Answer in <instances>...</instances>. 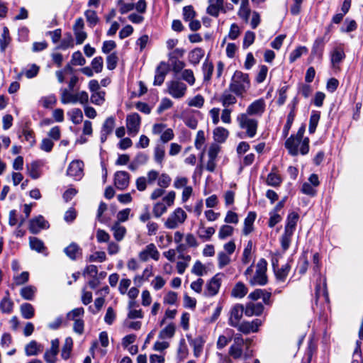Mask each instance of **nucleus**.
Listing matches in <instances>:
<instances>
[{
    "mask_svg": "<svg viewBox=\"0 0 363 363\" xmlns=\"http://www.w3.org/2000/svg\"><path fill=\"white\" fill-rule=\"evenodd\" d=\"M306 125L304 124L298 128L296 135H291L285 142V147L288 150L289 154L292 156L298 155V152L301 155H306L309 151V139L303 138Z\"/></svg>",
    "mask_w": 363,
    "mask_h": 363,
    "instance_id": "nucleus-1",
    "label": "nucleus"
},
{
    "mask_svg": "<svg viewBox=\"0 0 363 363\" xmlns=\"http://www.w3.org/2000/svg\"><path fill=\"white\" fill-rule=\"evenodd\" d=\"M250 87V80L247 74L235 71L229 84V91L238 96H243Z\"/></svg>",
    "mask_w": 363,
    "mask_h": 363,
    "instance_id": "nucleus-2",
    "label": "nucleus"
},
{
    "mask_svg": "<svg viewBox=\"0 0 363 363\" xmlns=\"http://www.w3.org/2000/svg\"><path fill=\"white\" fill-rule=\"evenodd\" d=\"M298 218L299 216L296 212L289 213L286 218L284 232L280 239L281 246L284 251L287 250L291 245V238L296 230Z\"/></svg>",
    "mask_w": 363,
    "mask_h": 363,
    "instance_id": "nucleus-3",
    "label": "nucleus"
},
{
    "mask_svg": "<svg viewBox=\"0 0 363 363\" xmlns=\"http://www.w3.org/2000/svg\"><path fill=\"white\" fill-rule=\"evenodd\" d=\"M267 262L264 259H260L256 264L255 273L248 278V282L251 286H264L267 284Z\"/></svg>",
    "mask_w": 363,
    "mask_h": 363,
    "instance_id": "nucleus-4",
    "label": "nucleus"
},
{
    "mask_svg": "<svg viewBox=\"0 0 363 363\" xmlns=\"http://www.w3.org/2000/svg\"><path fill=\"white\" fill-rule=\"evenodd\" d=\"M237 121L241 129L246 130V135L249 138H254L257 134L258 121L250 118L246 113H240L237 117Z\"/></svg>",
    "mask_w": 363,
    "mask_h": 363,
    "instance_id": "nucleus-5",
    "label": "nucleus"
},
{
    "mask_svg": "<svg viewBox=\"0 0 363 363\" xmlns=\"http://www.w3.org/2000/svg\"><path fill=\"white\" fill-rule=\"evenodd\" d=\"M245 340L240 335H237L233 337V343L230 345L228 350V354L235 359L241 358L247 359L250 357L247 353H244L243 347Z\"/></svg>",
    "mask_w": 363,
    "mask_h": 363,
    "instance_id": "nucleus-6",
    "label": "nucleus"
},
{
    "mask_svg": "<svg viewBox=\"0 0 363 363\" xmlns=\"http://www.w3.org/2000/svg\"><path fill=\"white\" fill-rule=\"evenodd\" d=\"M187 218L186 212L181 208H176L167 218L164 226L167 229H175L183 224Z\"/></svg>",
    "mask_w": 363,
    "mask_h": 363,
    "instance_id": "nucleus-7",
    "label": "nucleus"
},
{
    "mask_svg": "<svg viewBox=\"0 0 363 363\" xmlns=\"http://www.w3.org/2000/svg\"><path fill=\"white\" fill-rule=\"evenodd\" d=\"M187 86L179 80H172L167 82V91L174 99H181L186 94Z\"/></svg>",
    "mask_w": 363,
    "mask_h": 363,
    "instance_id": "nucleus-8",
    "label": "nucleus"
},
{
    "mask_svg": "<svg viewBox=\"0 0 363 363\" xmlns=\"http://www.w3.org/2000/svg\"><path fill=\"white\" fill-rule=\"evenodd\" d=\"M223 274L218 273L212 277L206 284L203 295L206 296H213L216 295L221 285Z\"/></svg>",
    "mask_w": 363,
    "mask_h": 363,
    "instance_id": "nucleus-9",
    "label": "nucleus"
},
{
    "mask_svg": "<svg viewBox=\"0 0 363 363\" xmlns=\"http://www.w3.org/2000/svg\"><path fill=\"white\" fill-rule=\"evenodd\" d=\"M141 118L138 113H133L126 117V128L129 135L134 136L138 134Z\"/></svg>",
    "mask_w": 363,
    "mask_h": 363,
    "instance_id": "nucleus-10",
    "label": "nucleus"
},
{
    "mask_svg": "<svg viewBox=\"0 0 363 363\" xmlns=\"http://www.w3.org/2000/svg\"><path fill=\"white\" fill-rule=\"evenodd\" d=\"M262 324V321L259 319H255L251 322L244 321L242 323H239L238 326H234V328H237L238 330L244 333L249 334L250 333H256L259 330V327Z\"/></svg>",
    "mask_w": 363,
    "mask_h": 363,
    "instance_id": "nucleus-11",
    "label": "nucleus"
},
{
    "mask_svg": "<svg viewBox=\"0 0 363 363\" xmlns=\"http://www.w3.org/2000/svg\"><path fill=\"white\" fill-rule=\"evenodd\" d=\"M243 313H245V308L243 305L237 303L233 306L230 312L228 324L232 327L238 326L243 315Z\"/></svg>",
    "mask_w": 363,
    "mask_h": 363,
    "instance_id": "nucleus-12",
    "label": "nucleus"
},
{
    "mask_svg": "<svg viewBox=\"0 0 363 363\" xmlns=\"http://www.w3.org/2000/svg\"><path fill=\"white\" fill-rule=\"evenodd\" d=\"M84 163L80 160L72 161L67 170V174L73 177L74 179L78 180L82 178L83 175Z\"/></svg>",
    "mask_w": 363,
    "mask_h": 363,
    "instance_id": "nucleus-13",
    "label": "nucleus"
},
{
    "mask_svg": "<svg viewBox=\"0 0 363 363\" xmlns=\"http://www.w3.org/2000/svg\"><path fill=\"white\" fill-rule=\"evenodd\" d=\"M208 6L206 12L208 14L218 17L220 12L226 13V9L224 6V0H208Z\"/></svg>",
    "mask_w": 363,
    "mask_h": 363,
    "instance_id": "nucleus-14",
    "label": "nucleus"
},
{
    "mask_svg": "<svg viewBox=\"0 0 363 363\" xmlns=\"http://www.w3.org/2000/svg\"><path fill=\"white\" fill-rule=\"evenodd\" d=\"M60 342L58 339L51 340V347L44 354V359L47 363H56L57 355L59 352Z\"/></svg>",
    "mask_w": 363,
    "mask_h": 363,
    "instance_id": "nucleus-15",
    "label": "nucleus"
},
{
    "mask_svg": "<svg viewBox=\"0 0 363 363\" xmlns=\"http://www.w3.org/2000/svg\"><path fill=\"white\" fill-rule=\"evenodd\" d=\"M149 257L157 261L160 258L159 251L153 243L147 245L139 254V258L143 262H146Z\"/></svg>",
    "mask_w": 363,
    "mask_h": 363,
    "instance_id": "nucleus-16",
    "label": "nucleus"
},
{
    "mask_svg": "<svg viewBox=\"0 0 363 363\" xmlns=\"http://www.w3.org/2000/svg\"><path fill=\"white\" fill-rule=\"evenodd\" d=\"M265 106L263 99H257L248 106L245 113L248 116H261L265 111Z\"/></svg>",
    "mask_w": 363,
    "mask_h": 363,
    "instance_id": "nucleus-17",
    "label": "nucleus"
},
{
    "mask_svg": "<svg viewBox=\"0 0 363 363\" xmlns=\"http://www.w3.org/2000/svg\"><path fill=\"white\" fill-rule=\"evenodd\" d=\"M130 180V174L125 171H118L115 173L114 184L118 189L124 190L128 184Z\"/></svg>",
    "mask_w": 363,
    "mask_h": 363,
    "instance_id": "nucleus-18",
    "label": "nucleus"
},
{
    "mask_svg": "<svg viewBox=\"0 0 363 363\" xmlns=\"http://www.w3.org/2000/svg\"><path fill=\"white\" fill-rule=\"evenodd\" d=\"M169 72V65L164 62H161L157 67L155 70V75L154 79V85L160 86L163 84L165 77Z\"/></svg>",
    "mask_w": 363,
    "mask_h": 363,
    "instance_id": "nucleus-19",
    "label": "nucleus"
},
{
    "mask_svg": "<svg viewBox=\"0 0 363 363\" xmlns=\"http://www.w3.org/2000/svg\"><path fill=\"white\" fill-rule=\"evenodd\" d=\"M272 266L277 280L278 281L284 282L286 280L290 271V264L286 263L282 265L281 268H278V261L276 260V262H272Z\"/></svg>",
    "mask_w": 363,
    "mask_h": 363,
    "instance_id": "nucleus-20",
    "label": "nucleus"
},
{
    "mask_svg": "<svg viewBox=\"0 0 363 363\" xmlns=\"http://www.w3.org/2000/svg\"><path fill=\"white\" fill-rule=\"evenodd\" d=\"M333 28V25L330 24L326 28V32L323 38H318L313 45L311 52L313 55L318 56L319 57H322L324 45H325V38Z\"/></svg>",
    "mask_w": 363,
    "mask_h": 363,
    "instance_id": "nucleus-21",
    "label": "nucleus"
},
{
    "mask_svg": "<svg viewBox=\"0 0 363 363\" xmlns=\"http://www.w3.org/2000/svg\"><path fill=\"white\" fill-rule=\"evenodd\" d=\"M48 227V222L42 216H38L29 221V230L33 234L38 233L41 229Z\"/></svg>",
    "mask_w": 363,
    "mask_h": 363,
    "instance_id": "nucleus-22",
    "label": "nucleus"
},
{
    "mask_svg": "<svg viewBox=\"0 0 363 363\" xmlns=\"http://www.w3.org/2000/svg\"><path fill=\"white\" fill-rule=\"evenodd\" d=\"M65 254L72 260H76L82 255V249L76 242L70 243L64 249Z\"/></svg>",
    "mask_w": 363,
    "mask_h": 363,
    "instance_id": "nucleus-23",
    "label": "nucleus"
},
{
    "mask_svg": "<svg viewBox=\"0 0 363 363\" xmlns=\"http://www.w3.org/2000/svg\"><path fill=\"white\" fill-rule=\"evenodd\" d=\"M187 338L190 345L193 347L194 357L196 358L199 357L203 352L205 340L201 336L192 339L187 335Z\"/></svg>",
    "mask_w": 363,
    "mask_h": 363,
    "instance_id": "nucleus-24",
    "label": "nucleus"
},
{
    "mask_svg": "<svg viewBox=\"0 0 363 363\" xmlns=\"http://www.w3.org/2000/svg\"><path fill=\"white\" fill-rule=\"evenodd\" d=\"M264 308V306L261 303H250L247 304L245 308V314L248 317L252 315H260L263 313Z\"/></svg>",
    "mask_w": 363,
    "mask_h": 363,
    "instance_id": "nucleus-25",
    "label": "nucleus"
},
{
    "mask_svg": "<svg viewBox=\"0 0 363 363\" xmlns=\"http://www.w3.org/2000/svg\"><path fill=\"white\" fill-rule=\"evenodd\" d=\"M324 296L325 298H328V291L326 288V279L325 278L322 279L321 277L317 280L315 290V301H318L320 296Z\"/></svg>",
    "mask_w": 363,
    "mask_h": 363,
    "instance_id": "nucleus-26",
    "label": "nucleus"
},
{
    "mask_svg": "<svg viewBox=\"0 0 363 363\" xmlns=\"http://www.w3.org/2000/svg\"><path fill=\"white\" fill-rule=\"evenodd\" d=\"M230 92L229 90L224 91L218 99V101L222 104L224 108H228L229 106L234 105L237 102L236 97Z\"/></svg>",
    "mask_w": 363,
    "mask_h": 363,
    "instance_id": "nucleus-27",
    "label": "nucleus"
},
{
    "mask_svg": "<svg viewBox=\"0 0 363 363\" xmlns=\"http://www.w3.org/2000/svg\"><path fill=\"white\" fill-rule=\"evenodd\" d=\"M345 58V54L343 48L341 47L334 48L330 54L331 63L334 67L339 65Z\"/></svg>",
    "mask_w": 363,
    "mask_h": 363,
    "instance_id": "nucleus-28",
    "label": "nucleus"
},
{
    "mask_svg": "<svg viewBox=\"0 0 363 363\" xmlns=\"http://www.w3.org/2000/svg\"><path fill=\"white\" fill-rule=\"evenodd\" d=\"M257 214L254 211H250L248 213L247 217L244 221V228L242 230V233L245 235L250 234L253 230V223L256 218Z\"/></svg>",
    "mask_w": 363,
    "mask_h": 363,
    "instance_id": "nucleus-29",
    "label": "nucleus"
},
{
    "mask_svg": "<svg viewBox=\"0 0 363 363\" xmlns=\"http://www.w3.org/2000/svg\"><path fill=\"white\" fill-rule=\"evenodd\" d=\"M248 289L244 283L239 281L236 283L231 291V296L238 298H243L247 294Z\"/></svg>",
    "mask_w": 363,
    "mask_h": 363,
    "instance_id": "nucleus-30",
    "label": "nucleus"
},
{
    "mask_svg": "<svg viewBox=\"0 0 363 363\" xmlns=\"http://www.w3.org/2000/svg\"><path fill=\"white\" fill-rule=\"evenodd\" d=\"M229 135L228 130L223 127H217L213 130V138L219 143H224Z\"/></svg>",
    "mask_w": 363,
    "mask_h": 363,
    "instance_id": "nucleus-31",
    "label": "nucleus"
},
{
    "mask_svg": "<svg viewBox=\"0 0 363 363\" xmlns=\"http://www.w3.org/2000/svg\"><path fill=\"white\" fill-rule=\"evenodd\" d=\"M215 232L216 230L214 228L208 227L205 228L203 225H201L197 231V234L198 236L203 241H208L211 240V236L215 233Z\"/></svg>",
    "mask_w": 363,
    "mask_h": 363,
    "instance_id": "nucleus-32",
    "label": "nucleus"
},
{
    "mask_svg": "<svg viewBox=\"0 0 363 363\" xmlns=\"http://www.w3.org/2000/svg\"><path fill=\"white\" fill-rule=\"evenodd\" d=\"M204 56V50L202 48H197L190 52L189 58L190 63L196 65L199 63Z\"/></svg>",
    "mask_w": 363,
    "mask_h": 363,
    "instance_id": "nucleus-33",
    "label": "nucleus"
},
{
    "mask_svg": "<svg viewBox=\"0 0 363 363\" xmlns=\"http://www.w3.org/2000/svg\"><path fill=\"white\" fill-rule=\"evenodd\" d=\"M320 118V113L318 111H312L309 120L308 132L310 134L315 133Z\"/></svg>",
    "mask_w": 363,
    "mask_h": 363,
    "instance_id": "nucleus-34",
    "label": "nucleus"
},
{
    "mask_svg": "<svg viewBox=\"0 0 363 363\" xmlns=\"http://www.w3.org/2000/svg\"><path fill=\"white\" fill-rule=\"evenodd\" d=\"M72 91H69L67 89H64L61 90V102L64 104H76L77 103V97L76 94H72Z\"/></svg>",
    "mask_w": 363,
    "mask_h": 363,
    "instance_id": "nucleus-35",
    "label": "nucleus"
},
{
    "mask_svg": "<svg viewBox=\"0 0 363 363\" xmlns=\"http://www.w3.org/2000/svg\"><path fill=\"white\" fill-rule=\"evenodd\" d=\"M73 341L71 337H67L61 351V357L67 360L69 358L72 350Z\"/></svg>",
    "mask_w": 363,
    "mask_h": 363,
    "instance_id": "nucleus-36",
    "label": "nucleus"
},
{
    "mask_svg": "<svg viewBox=\"0 0 363 363\" xmlns=\"http://www.w3.org/2000/svg\"><path fill=\"white\" fill-rule=\"evenodd\" d=\"M111 230L113 232L114 238L117 241H121L126 233L125 228L121 225L118 222L114 223Z\"/></svg>",
    "mask_w": 363,
    "mask_h": 363,
    "instance_id": "nucleus-37",
    "label": "nucleus"
},
{
    "mask_svg": "<svg viewBox=\"0 0 363 363\" xmlns=\"http://www.w3.org/2000/svg\"><path fill=\"white\" fill-rule=\"evenodd\" d=\"M40 345H39L35 340L30 341L25 347V352L27 356L37 355L40 350Z\"/></svg>",
    "mask_w": 363,
    "mask_h": 363,
    "instance_id": "nucleus-38",
    "label": "nucleus"
},
{
    "mask_svg": "<svg viewBox=\"0 0 363 363\" xmlns=\"http://www.w3.org/2000/svg\"><path fill=\"white\" fill-rule=\"evenodd\" d=\"M22 316L25 319H30L34 316L35 310L33 306L28 303H24L20 307Z\"/></svg>",
    "mask_w": 363,
    "mask_h": 363,
    "instance_id": "nucleus-39",
    "label": "nucleus"
},
{
    "mask_svg": "<svg viewBox=\"0 0 363 363\" xmlns=\"http://www.w3.org/2000/svg\"><path fill=\"white\" fill-rule=\"evenodd\" d=\"M214 66L212 62H208L206 59L202 65V71L203 74L204 81H210L213 74Z\"/></svg>",
    "mask_w": 363,
    "mask_h": 363,
    "instance_id": "nucleus-40",
    "label": "nucleus"
},
{
    "mask_svg": "<svg viewBox=\"0 0 363 363\" xmlns=\"http://www.w3.org/2000/svg\"><path fill=\"white\" fill-rule=\"evenodd\" d=\"M36 290L33 286H27L21 289L20 294L25 300L31 301L34 298Z\"/></svg>",
    "mask_w": 363,
    "mask_h": 363,
    "instance_id": "nucleus-41",
    "label": "nucleus"
},
{
    "mask_svg": "<svg viewBox=\"0 0 363 363\" xmlns=\"http://www.w3.org/2000/svg\"><path fill=\"white\" fill-rule=\"evenodd\" d=\"M39 167L40 165L37 161H33L30 164H27L28 173L32 179H36L40 177V172Z\"/></svg>",
    "mask_w": 363,
    "mask_h": 363,
    "instance_id": "nucleus-42",
    "label": "nucleus"
},
{
    "mask_svg": "<svg viewBox=\"0 0 363 363\" xmlns=\"http://www.w3.org/2000/svg\"><path fill=\"white\" fill-rule=\"evenodd\" d=\"M165 156V149L162 145H157L154 149V160L155 161L162 165Z\"/></svg>",
    "mask_w": 363,
    "mask_h": 363,
    "instance_id": "nucleus-43",
    "label": "nucleus"
},
{
    "mask_svg": "<svg viewBox=\"0 0 363 363\" xmlns=\"http://www.w3.org/2000/svg\"><path fill=\"white\" fill-rule=\"evenodd\" d=\"M174 333L175 325L173 323H169L160 332L159 337L161 339L172 338Z\"/></svg>",
    "mask_w": 363,
    "mask_h": 363,
    "instance_id": "nucleus-44",
    "label": "nucleus"
},
{
    "mask_svg": "<svg viewBox=\"0 0 363 363\" xmlns=\"http://www.w3.org/2000/svg\"><path fill=\"white\" fill-rule=\"evenodd\" d=\"M29 244L32 250L38 252H43L45 249L43 242L35 237H30Z\"/></svg>",
    "mask_w": 363,
    "mask_h": 363,
    "instance_id": "nucleus-45",
    "label": "nucleus"
},
{
    "mask_svg": "<svg viewBox=\"0 0 363 363\" xmlns=\"http://www.w3.org/2000/svg\"><path fill=\"white\" fill-rule=\"evenodd\" d=\"M294 106L291 108V111L289 113L287 116V120L286 122V124L284 125V129H283V135L284 137H286L289 134V130L293 124V122L295 118V111H294Z\"/></svg>",
    "mask_w": 363,
    "mask_h": 363,
    "instance_id": "nucleus-46",
    "label": "nucleus"
},
{
    "mask_svg": "<svg viewBox=\"0 0 363 363\" xmlns=\"http://www.w3.org/2000/svg\"><path fill=\"white\" fill-rule=\"evenodd\" d=\"M68 114L70 116V119L74 124L78 125L83 121V113L79 108H73Z\"/></svg>",
    "mask_w": 363,
    "mask_h": 363,
    "instance_id": "nucleus-47",
    "label": "nucleus"
},
{
    "mask_svg": "<svg viewBox=\"0 0 363 363\" xmlns=\"http://www.w3.org/2000/svg\"><path fill=\"white\" fill-rule=\"evenodd\" d=\"M84 16L86 17V19L89 26L91 28L95 26L99 21V18L97 16V14L95 11L86 10L84 12Z\"/></svg>",
    "mask_w": 363,
    "mask_h": 363,
    "instance_id": "nucleus-48",
    "label": "nucleus"
},
{
    "mask_svg": "<svg viewBox=\"0 0 363 363\" xmlns=\"http://www.w3.org/2000/svg\"><path fill=\"white\" fill-rule=\"evenodd\" d=\"M13 303L9 297H4L0 302V310L2 313H10L13 310Z\"/></svg>",
    "mask_w": 363,
    "mask_h": 363,
    "instance_id": "nucleus-49",
    "label": "nucleus"
},
{
    "mask_svg": "<svg viewBox=\"0 0 363 363\" xmlns=\"http://www.w3.org/2000/svg\"><path fill=\"white\" fill-rule=\"evenodd\" d=\"M11 40L9 36V31L6 27L4 28L3 33L1 34V37L0 38V50L2 52H4L8 45L9 44Z\"/></svg>",
    "mask_w": 363,
    "mask_h": 363,
    "instance_id": "nucleus-50",
    "label": "nucleus"
},
{
    "mask_svg": "<svg viewBox=\"0 0 363 363\" xmlns=\"http://www.w3.org/2000/svg\"><path fill=\"white\" fill-rule=\"evenodd\" d=\"M231 262L230 255L224 252L218 253V266L220 269H223Z\"/></svg>",
    "mask_w": 363,
    "mask_h": 363,
    "instance_id": "nucleus-51",
    "label": "nucleus"
},
{
    "mask_svg": "<svg viewBox=\"0 0 363 363\" xmlns=\"http://www.w3.org/2000/svg\"><path fill=\"white\" fill-rule=\"evenodd\" d=\"M233 340V331L229 336H225L224 335H220L216 342V347L218 350L223 349L225 346L228 345V343Z\"/></svg>",
    "mask_w": 363,
    "mask_h": 363,
    "instance_id": "nucleus-52",
    "label": "nucleus"
},
{
    "mask_svg": "<svg viewBox=\"0 0 363 363\" xmlns=\"http://www.w3.org/2000/svg\"><path fill=\"white\" fill-rule=\"evenodd\" d=\"M117 5L119 6V11L121 14L127 13L135 9L133 3H125L123 0H118Z\"/></svg>",
    "mask_w": 363,
    "mask_h": 363,
    "instance_id": "nucleus-53",
    "label": "nucleus"
},
{
    "mask_svg": "<svg viewBox=\"0 0 363 363\" xmlns=\"http://www.w3.org/2000/svg\"><path fill=\"white\" fill-rule=\"evenodd\" d=\"M169 60L172 62V70L175 73H179L185 67V63L183 61L179 60L172 55H169Z\"/></svg>",
    "mask_w": 363,
    "mask_h": 363,
    "instance_id": "nucleus-54",
    "label": "nucleus"
},
{
    "mask_svg": "<svg viewBox=\"0 0 363 363\" xmlns=\"http://www.w3.org/2000/svg\"><path fill=\"white\" fill-rule=\"evenodd\" d=\"M167 210V206L163 202H157L153 206L152 213L155 218H160Z\"/></svg>",
    "mask_w": 363,
    "mask_h": 363,
    "instance_id": "nucleus-55",
    "label": "nucleus"
},
{
    "mask_svg": "<svg viewBox=\"0 0 363 363\" xmlns=\"http://www.w3.org/2000/svg\"><path fill=\"white\" fill-rule=\"evenodd\" d=\"M281 183V179L280 176L277 174L276 173L270 172L267 175V185L276 187V186H279Z\"/></svg>",
    "mask_w": 363,
    "mask_h": 363,
    "instance_id": "nucleus-56",
    "label": "nucleus"
},
{
    "mask_svg": "<svg viewBox=\"0 0 363 363\" xmlns=\"http://www.w3.org/2000/svg\"><path fill=\"white\" fill-rule=\"evenodd\" d=\"M23 135L25 140L29 143L30 146H33L35 143V134L33 130L28 128L27 126L23 128Z\"/></svg>",
    "mask_w": 363,
    "mask_h": 363,
    "instance_id": "nucleus-57",
    "label": "nucleus"
},
{
    "mask_svg": "<svg viewBox=\"0 0 363 363\" xmlns=\"http://www.w3.org/2000/svg\"><path fill=\"white\" fill-rule=\"evenodd\" d=\"M308 51L307 48L304 46H301L293 50L289 55V62L291 63L294 62L298 59L303 53H306Z\"/></svg>",
    "mask_w": 363,
    "mask_h": 363,
    "instance_id": "nucleus-58",
    "label": "nucleus"
},
{
    "mask_svg": "<svg viewBox=\"0 0 363 363\" xmlns=\"http://www.w3.org/2000/svg\"><path fill=\"white\" fill-rule=\"evenodd\" d=\"M234 228L233 227L228 225H223L220 228L218 232V238L220 240H224L227 237L232 235L233 233Z\"/></svg>",
    "mask_w": 363,
    "mask_h": 363,
    "instance_id": "nucleus-59",
    "label": "nucleus"
},
{
    "mask_svg": "<svg viewBox=\"0 0 363 363\" xmlns=\"http://www.w3.org/2000/svg\"><path fill=\"white\" fill-rule=\"evenodd\" d=\"M115 126V118L113 116H110L104 121L101 131L111 134Z\"/></svg>",
    "mask_w": 363,
    "mask_h": 363,
    "instance_id": "nucleus-60",
    "label": "nucleus"
},
{
    "mask_svg": "<svg viewBox=\"0 0 363 363\" xmlns=\"http://www.w3.org/2000/svg\"><path fill=\"white\" fill-rule=\"evenodd\" d=\"M172 182L171 177L165 173H162L160 176H158L157 178V184L162 189L167 188Z\"/></svg>",
    "mask_w": 363,
    "mask_h": 363,
    "instance_id": "nucleus-61",
    "label": "nucleus"
},
{
    "mask_svg": "<svg viewBox=\"0 0 363 363\" xmlns=\"http://www.w3.org/2000/svg\"><path fill=\"white\" fill-rule=\"evenodd\" d=\"M118 57L116 52H113L108 55L106 57V65L107 69L109 70L114 69L118 64Z\"/></svg>",
    "mask_w": 363,
    "mask_h": 363,
    "instance_id": "nucleus-62",
    "label": "nucleus"
},
{
    "mask_svg": "<svg viewBox=\"0 0 363 363\" xmlns=\"http://www.w3.org/2000/svg\"><path fill=\"white\" fill-rule=\"evenodd\" d=\"M86 63V60L82 56L80 51L74 52L72 55L71 64L72 65H84Z\"/></svg>",
    "mask_w": 363,
    "mask_h": 363,
    "instance_id": "nucleus-63",
    "label": "nucleus"
},
{
    "mask_svg": "<svg viewBox=\"0 0 363 363\" xmlns=\"http://www.w3.org/2000/svg\"><path fill=\"white\" fill-rule=\"evenodd\" d=\"M269 216L270 217L268 221V226L269 228L274 227L277 223H279L282 220L281 216L279 215L277 211H274L273 210L269 212Z\"/></svg>",
    "mask_w": 363,
    "mask_h": 363,
    "instance_id": "nucleus-64",
    "label": "nucleus"
}]
</instances>
